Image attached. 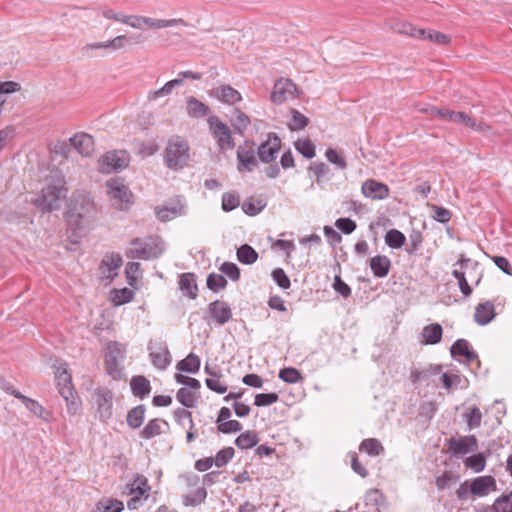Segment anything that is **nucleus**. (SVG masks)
<instances>
[{
	"label": "nucleus",
	"instance_id": "obj_47",
	"mask_svg": "<svg viewBox=\"0 0 512 512\" xmlns=\"http://www.w3.org/2000/svg\"><path fill=\"white\" fill-rule=\"evenodd\" d=\"M145 409L143 406H137L129 411L127 415V423L131 428H138L144 420Z\"/></svg>",
	"mask_w": 512,
	"mask_h": 512
},
{
	"label": "nucleus",
	"instance_id": "obj_45",
	"mask_svg": "<svg viewBox=\"0 0 512 512\" xmlns=\"http://www.w3.org/2000/svg\"><path fill=\"white\" fill-rule=\"evenodd\" d=\"M133 298L132 290L128 288L115 289L111 292L110 299L115 306H120L130 302Z\"/></svg>",
	"mask_w": 512,
	"mask_h": 512
},
{
	"label": "nucleus",
	"instance_id": "obj_33",
	"mask_svg": "<svg viewBox=\"0 0 512 512\" xmlns=\"http://www.w3.org/2000/svg\"><path fill=\"white\" fill-rule=\"evenodd\" d=\"M365 506L368 508L362 512H380V505L383 501V495L378 489H370L365 494Z\"/></svg>",
	"mask_w": 512,
	"mask_h": 512
},
{
	"label": "nucleus",
	"instance_id": "obj_20",
	"mask_svg": "<svg viewBox=\"0 0 512 512\" xmlns=\"http://www.w3.org/2000/svg\"><path fill=\"white\" fill-rule=\"evenodd\" d=\"M238 170L251 172L258 165L255 152L252 148L238 147L237 149Z\"/></svg>",
	"mask_w": 512,
	"mask_h": 512
},
{
	"label": "nucleus",
	"instance_id": "obj_13",
	"mask_svg": "<svg viewBox=\"0 0 512 512\" xmlns=\"http://www.w3.org/2000/svg\"><path fill=\"white\" fill-rule=\"evenodd\" d=\"M208 95L227 105H235L242 100L241 93L228 84H220L213 87Z\"/></svg>",
	"mask_w": 512,
	"mask_h": 512
},
{
	"label": "nucleus",
	"instance_id": "obj_5",
	"mask_svg": "<svg viewBox=\"0 0 512 512\" xmlns=\"http://www.w3.org/2000/svg\"><path fill=\"white\" fill-rule=\"evenodd\" d=\"M106 192L110 204L117 210H127L131 207L132 193L120 179H110L106 182Z\"/></svg>",
	"mask_w": 512,
	"mask_h": 512
},
{
	"label": "nucleus",
	"instance_id": "obj_57",
	"mask_svg": "<svg viewBox=\"0 0 512 512\" xmlns=\"http://www.w3.org/2000/svg\"><path fill=\"white\" fill-rule=\"evenodd\" d=\"M278 401L276 393H260L255 396L254 404L258 407L269 406Z\"/></svg>",
	"mask_w": 512,
	"mask_h": 512
},
{
	"label": "nucleus",
	"instance_id": "obj_38",
	"mask_svg": "<svg viewBox=\"0 0 512 512\" xmlns=\"http://www.w3.org/2000/svg\"><path fill=\"white\" fill-rule=\"evenodd\" d=\"M359 450L370 456H378L383 453L384 448L379 440L375 438H368L361 442Z\"/></svg>",
	"mask_w": 512,
	"mask_h": 512
},
{
	"label": "nucleus",
	"instance_id": "obj_51",
	"mask_svg": "<svg viewBox=\"0 0 512 512\" xmlns=\"http://www.w3.org/2000/svg\"><path fill=\"white\" fill-rule=\"evenodd\" d=\"M464 464L467 468L472 469L474 472L478 473L484 470L485 468V457L483 454H474L470 457H467L464 461Z\"/></svg>",
	"mask_w": 512,
	"mask_h": 512
},
{
	"label": "nucleus",
	"instance_id": "obj_25",
	"mask_svg": "<svg viewBox=\"0 0 512 512\" xmlns=\"http://www.w3.org/2000/svg\"><path fill=\"white\" fill-rule=\"evenodd\" d=\"M450 122L463 124L475 131H486L488 129V126L481 122H477L474 118H471L464 112L453 111V113L450 114Z\"/></svg>",
	"mask_w": 512,
	"mask_h": 512
},
{
	"label": "nucleus",
	"instance_id": "obj_61",
	"mask_svg": "<svg viewBox=\"0 0 512 512\" xmlns=\"http://www.w3.org/2000/svg\"><path fill=\"white\" fill-rule=\"evenodd\" d=\"M273 280L282 289H288L290 287V280L283 269L277 268L272 272Z\"/></svg>",
	"mask_w": 512,
	"mask_h": 512
},
{
	"label": "nucleus",
	"instance_id": "obj_6",
	"mask_svg": "<svg viewBox=\"0 0 512 512\" xmlns=\"http://www.w3.org/2000/svg\"><path fill=\"white\" fill-rule=\"evenodd\" d=\"M165 250V244L160 238L136 239L132 242L131 253L141 259L159 257Z\"/></svg>",
	"mask_w": 512,
	"mask_h": 512
},
{
	"label": "nucleus",
	"instance_id": "obj_58",
	"mask_svg": "<svg viewBox=\"0 0 512 512\" xmlns=\"http://www.w3.org/2000/svg\"><path fill=\"white\" fill-rule=\"evenodd\" d=\"M240 204V198L234 193H225L222 197V208L224 211H232Z\"/></svg>",
	"mask_w": 512,
	"mask_h": 512
},
{
	"label": "nucleus",
	"instance_id": "obj_17",
	"mask_svg": "<svg viewBox=\"0 0 512 512\" xmlns=\"http://www.w3.org/2000/svg\"><path fill=\"white\" fill-rule=\"evenodd\" d=\"M209 318L218 325H224L232 318L229 305L221 300H216L208 306Z\"/></svg>",
	"mask_w": 512,
	"mask_h": 512
},
{
	"label": "nucleus",
	"instance_id": "obj_2",
	"mask_svg": "<svg viewBox=\"0 0 512 512\" xmlns=\"http://www.w3.org/2000/svg\"><path fill=\"white\" fill-rule=\"evenodd\" d=\"M190 158L188 142L180 136L169 138L164 149V162L171 170H180L188 164Z\"/></svg>",
	"mask_w": 512,
	"mask_h": 512
},
{
	"label": "nucleus",
	"instance_id": "obj_3",
	"mask_svg": "<svg viewBox=\"0 0 512 512\" xmlns=\"http://www.w3.org/2000/svg\"><path fill=\"white\" fill-rule=\"evenodd\" d=\"M67 189L65 181L61 177H56L42 189L41 196L36 200V204L45 211L57 210L61 207L62 200L66 197Z\"/></svg>",
	"mask_w": 512,
	"mask_h": 512
},
{
	"label": "nucleus",
	"instance_id": "obj_52",
	"mask_svg": "<svg viewBox=\"0 0 512 512\" xmlns=\"http://www.w3.org/2000/svg\"><path fill=\"white\" fill-rule=\"evenodd\" d=\"M278 376L282 381L290 384L297 383L302 379L300 372L293 367L281 369Z\"/></svg>",
	"mask_w": 512,
	"mask_h": 512
},
{
	"label": "nucleus",
	"instance_id": "obj_7",
	"mask_svg": "<svg viewBox=\"0 0 512 512\" xmlns=\"http://www.w3.org/2000/svg\"><path fill=\"white\" fill-rule=\"evenodd\" d=\"M128 154L124 150L108 151L98 160V167L102 173H112L127 167Z\"/></svg>",
	"mask_w": 512,
	"mask_h": 512
},
{
	"label": "nucleus",
	"instance_id": "obj_12",
	"mask_svg": "<svg viewBox=\"0 0 512 512\" xmlns=\"http://www.w3.org/2000/svg\"><path fill=\"white\" fill-rule=\"evenodd\" d=\"M127 488L128 494L131 496V499L127 502V507L129 510H136L141 504V497L150 490L147 479L144 476H137Z\"/></svg>",
	"mask_w": 512,
	"mask_h": 512
},
{
	"label": "nucleus",
	"instance_id": "obj_15",
	"mask_svg": "<svg viewBox=\"0 0 512 512\" xmlns=\"http://www.w3.org/2000/svg\"><path fill=\"white\" fill-rule=\"evenodd\" d=\"M361 193L365 198L371 200H384L388 198L390 190L386 184L374 179H368L363 182Z\"/></svg>",
	"mask_w": 512,
	"mask_h": 512
},
{
	"label": "nucleus",
	"instance_id": "obj_53",
	"mask_svg": "<svg viewBox=\"0 0 512 512\" xmlns=\"http://www.w3.org/2000/svg\"><path fill=\"white\" fill-rule=\"evenodd\" d=\"M227 285V280L223 275L212 273L207 278V286L210 290L215 292L224 289Z\"/></svg>",
	"mask_w": 512,
	"mask_h": 512
},
{
	"label": "nucleus",
	"instance_id": "obj_44",
	"mask_svg": "<svg viewBox=\"0 0 512 512\" xmlns=\"http://www.w3.org/2000/svg\"><path fill=\"white\" fill-rule=\"evenodd\" d=\"M196 392L195 390L192 391L189 388L183 387L178 390L176 398L185 407L192 408L197 400Z\"/></svg>",
	"mask_w": 512,
	"mask_h": 512
},
{
	"label": "nucleus",
	"instance_id": "obj_48",
	"mask_svg": "<svg viewBox=\"0 0 512 512\" xmlns=\"http://www.w3.org/2000/svg\"><path fill=\"white\" fill-rule=\"evenodd\" d=\"M206 496V490L202 487H198L192 493L186 494L183 497V501L186 506H197L205 500Z\"/></svg>",
	"mask_w": 512,
	"mask_h": 512
},
{
	"label": "nucleus",
	"instance_id": "obj_54",
	"mask_svg": "<svg viewBox=\"0 0 512 512\" xmlns=\"http://www.w3.org/2000/svg\"><path fill=\"white\" fill-rule=\"evenodd\" d=\"M495 512H512V492L498 498L494 504Z\"/></svg>",
	"mask_w": 512,
	"mask_h": 512
},
{
	"label": "nucleus",
	"instance_id": "obj_8",
	"mask_svg": "<svg viewBox=\"0 0 512 512\" xmlns=\"http://www.w3.org/2000/svg\"><path fill=\"white\" fill-rule=\"evenodd\" d=\"M125 347L118 342H110L107 345L105 363L107 372L114 378L120 376L125 359Z\"/></svg>",
	"mask_w": 512,
	"mask_h": 512
},
{
	"label": "nucleus",
	"instance_id": "obj_31",
	"mask_svg": "<svg viewBox=\"0 0 512 512\" xmlns=\"http://www.w3.org/2000/svg\"><path fill=\"white\" fill-rule=\"evenodd\" d=\"M182 85V79H173L166 82L160 89L149 91L147 94V99L149 101H156L161 97H165L170 95L173 90Z\"/></svg>",
	"mask_w": 512,
	"mask_h": 512
},
{
	"label": "nucleus",
	"instance_id": "obj_21",
	"mask_svg": "<svg viewBox=\"0 0 512 512\" xmlns=\"http://www.w3.org/2000/svg\"><path fill=\"white\" fill-rule=\"evenodd\" d=\"M495 489L496 482L495 479L491 476H481L475 478L470 485L471 493L480 497L488 495Z\"/></svg>",
	"mask_w": 512,
	"mask_h": 512
},
{
	"label": "nucleus",
	"instance_id": "obj_43",
	"mask_svg": "<svg viewBox=\"0 0 512 512\" xmlns=\"http://www.w3.org/2000/svg\"><path fill=\"white\" fill-rule=\"evenodd\" d=\"M416 38L429 40L438 45H448L451 42L450 36L434 30H424V35L416 36Z\"/></svg>",
	"mask_w": 512,
	"mask_h": 512
},
{
	"label": "nucleus",
	"instance_id": "obj_26",
	"mask_svg": "<svg viewBox=\"0 0 512 512\" xmlns=\"http://www.w3.org/2000/svg\"><path fill=\"white\" fill-rule=\"evenodd\" d=\"M150 357L153 365L158 369H165L170 364V353L165 346L151 348Z\"/></svg>",
	"mask_w": 512,
	"mask_h": 512
},
{
	"label": "nucleus",
	"instance_id": "obj_16",
	"mask_svg": "<svg viewBox=\"0 0 512 512\" xmlns=\"http://www.w3.org/2000/svg\"><path fill=\"white\" fill-rule=\"evenodd\" d=\"M280 148V138L276 134H269L267 140L258 147L259 159L265 163L272 162Z\"/></svg>",
	"mask_w": 512,
	"mask_h": 512
},
{
	"label": "nucleus",
	"instance_id": "obj_10",
	"mask_svg": "<svg viewBox=\"0 0 512 512\" xmlns=\"http://www.w3.org/2000/svg\"><path fill=\"white\" fill-rule=\"evenodd\" d=\"M298 94L299 90L291 79L281 78L275 82L270 98L273 103L280 105L295 99Z\"/></svg>",
	"mask_w": 512,
	"mask_h": 512
},
{
	"label": "nucleus",
	"instance_id": "obj_1",
	"mask_svg": "<svg viewBox=\"0 0 512 512\" xmlns=\"http://www.w3.org/2000/svg\"><path fill=\"white\" fill-rule=\"evenodd\" d=\"M95 214V207L89 195L75 193L68 202L66 211V236L73 245L80 243L88 233Z\"/></svg>",
	"mask_w": 512,
	"mask_h": 512
},
{
	"label": "nucleus",
	"instance_id": "obj_27",
	"mask_svg": "<svg viewBox=\"0 0 512 512\" xmlns=\"http://www.w3.org/2000/svg\"><path fill=\"white\" fill-rule=\"evenodd\" d=\"M495 316L494 306L489 302L479 304L474 313V320L479 325H486L492 321Z\"/></svg>",
	"mask_w": 512,
	"mask_h": 512
},
{
	"label": "nucleus",
	"instance_id": "obj_56",
	"mask_svg": "<svg viewBox=\"0 0 512 512\" xmlns=\"http://www.w3.org/2000/svg\"><path fill=\"white\" fill-rule=\"evenodd\" d=\"M233 455H234L233 448H231V447L224 448L216 454L213 461H214L215 465L220 468V467L225 466L232 459Z\"/></svg>",
	"mask_w": 512,
	"mask_h": 512
},
{
	"label": "nucleus",
	"instance_id": "obj_23",
	"mask_svg": "<svg viewBox=\"0 0 512 512\" xmlns=\"http://www.w3.org/2000/svg\"><path fill=\"white\" fill-rule=\"evenodd\" d=\"M386 26L397 33L409 35L414 38H416V36L424 35V29L416 28L412 24L401 21L399 19L387 20Z\"/></svg>",
	"mask_w": 512,
	"mask_h": 512
},
{
	"label": "nucleus",
	"instance_id": "obj_29",
	"mask_svg": "<svg viewBox=\"0 0 512 512\" xmlns=\"http://www.w3.org/2000/svg\"><path fill=\"white\" fill-rule=\"evenodd\" d=\"M143 25H146L147 27L151 29H163L167 27H174V26H187V23L183 19H170V20H164V19H155L151 17H145L143 16Z\"/></svg>",
	"mask_w": 512,
	"mask_h": 512
},
{
	"label": "nucleus",
	"instance_id": "obj_39",
	"mask_svg": "<svg viewBox=\"0 0 512 512\" xmlns=\"http://www.w3.org/2000/svg\"><path fill=\"white\" fill-rule=\"evenodd\" d=\"M24 406L36 417L49 422L51 414L36 400L28 398Z\"/></svg>",
	"mask_w": 512,
	"mask_h": 512
},
{
	"label": "nucleus",
	"instance_id": "obj_14",
	"mask_svg": "<svg viewBox=\"0 0 512 512\" xmlns=\"http://www.w3.org/2000/svg\"><path fill=\"white\" fill-rule=\"evenodd\" d=\"M113 394L107 388L97 389L95 392V403L100 420L107 421L112 416Z\"/></svg>",
	"mask_w": 512,
	"mask_h": 512
},
{
	"label": "nucleus",
	"instance_id": "obj_30",
	"mask_svg": "<svg viewBox=\"0 0 512 512\" xmlns=\"http://www.w3.org/2000/svg\"><path fill=\"white\" fill-rule=\"evenodd\" d=\"M370 268L374 276L383 278L387 276L390 268V260L388 257L383 255H377L371 258Z\"/></svg>",
	"mask_w": 512,
	"mask_h": 512
},
{
	"label": "nucleus",
	"instance_id": "obj_64",
	"mask_svg": "<svg viewBox=\"0 0 512 512\" xmlns=\"http://www.w3.org/2000/svg\"><path fill=\"white\" fill-rule=\"evenodd\" d=\"M335 225L345 234H350L356 229V223L350 218H339Z\"/></svg>",
	"mask_w": 512,
	"mask_h": 512
},
{
	"label": "nucleus",
	"instance_id": "obj_62",
	"mask_svg": "<svg viewBox=\"0 0 512 512\" xmlns=\"http://www.w3.org/2000/svg\"><path fill=\"white\" fill-rule=\"evenodd\" d=\"M220 270L233 281L238 280L240 277V270L234 263L225 262L221 265Z\"/></svg>",
	"mask_w": 512,
	"mask_h": 512
},
{
	"label": "nucleus",
	"instance_id": "obj_18",
	"mask_svg": "<svg viewBox=\"0 0 512 512\" xmlns=\"http://www.w3.org/2000/svg\"><path fill=\"white\" fill-rule=\"evenodd\" d=\"M449 449L458 455H465L473 452L478 448V442L475 436H461L458 438H451L448 441Z\"/></svg>",
	"mask_w": 512,
	"mask_h": 512
},
{
	"label": "nucleus",
	"instance_id": "obj_50",
	"mask_svg": "<svg viewBox=\"0 0 512 512\" xmlns=\"http://www.w3.org/2000/svg\"><path fill=\"white\" fill-rule=\"evenodd\" d=\"M296 150L304 157L311 159L315 156V146L309 139H299L295 142Z\"/></svg>",
	"mask_w": 512,
	"mask_h": 512
},
{
	"label": "nucleus",
	"instance_id": "obj_32",
	"mask_svg": "<svg viewBox=\"0 0 512 512\" xmlns=\"http://www.w3.org/2000/svg\"><path fill=\"white\" fill-rule=\"evenodd\" d=\"M452 356H463L466 362H471L477 355L469 349V343L464 339H458L451 347Z\"/></svg>",
	"mask_w": 512,
	"mask_h": 512
},
{
	"label": "nucleus",
	"instance_id": "obj_46",
	"mask_svg": "<svg viewBox=\"0 0 512 512\" xmlns=\"http://www.w3.org/2000/svg\"><path fill=\"white\" fill-rule=\"evenodd\" d=\"M405 236L402 232L396 229H391L386 233L385 242L386 244L394 249H398L402 247L405 243Z\"/></svg>",
	"mask_w": 512,
	"mask_h": 512
},
{
	"label": "nucleus",
	"instance_id": "obj_55",
	"mask_svg": "<svg viewBox=\"0 0 512 512\" xmlns=\"http://www.w3.org/2000/svg\"><path fill=\"white\" fill-rule=\"evenodd\" d=\"M292 120L289 123L291 130H300L308 125V118L299 111L291 110Z\"/></svg>",
	"mask_w": 512,
	"mask_h": 512
},
{
	"label": "nucleus",
	"instance_id": "obj_63",
	"mask_svg": "<svg viewBox=\"0 0 512 512\" xmlns=\"http://www.w3.org/2000/svg\"><path fill=\"white\" fill-rule=\"evenodd\" d=\"M218 429L222 433H235L242 429V425L237 420H226L218 425Z\"/></svg>",
	"mask_w": 512,
	"mask_h": 512
},
{
	"label": "nucleus",
	"instance_id": "obj_22",
	"mask_svg": "<svg viewBox=\"0 0 512 512\" xmlns=\"http://www.w3.org/2000/svg\"><path fill=\"white\" fill-rule=\"evenodd\" d=\"M122 264V259L118 254H110L103 258L100 270L101 275L107 279H113L117 275V270Z\"/></svg>",
	"mask_w": 512,
	"mask_h": 512
},
{
	"label": "nucleus",
	"instance_id": "obj_60",
	"mask_svg": "<svg viewBox=\"0 0 512 512\" xmlns=\"http://www.w3.org/2000/svg\"><path fill=\"white\" fill-rule=\"evenodd\" d=\"M175 379H176L177 383L186 386V388H189L192 391L193 390L197 391L201 386L200 382L197 379L185 376L180 373L175 375Z\"/></svg>",
	"mask_w": 512,
	"mask_h": 512
},
{
	"label": "nucleus",
	"instance_id": "obj_24",
	"mask_svg": "<svg viewBox=\"0 0 512 512\" xmlns=\"http://www.w3.org/2000/svg\"><path fill=\"white\" fill-rule=\"evenodd\" d=\"M186 113L191 118H203L210 113V108L194 96L186 98Z\"/></svg>",
	"mask_w": 512,
	"mask_h": 512
},
{
	"label": "nucleus",
	"instance_id": "obj_36",
	"mask_svg": "<svg viewBox=\"0 0 512 512\" xmlns=\"http://www.w3.org/2000/svg\"><path fill=\"white\" fill-rule=\"evenodd\" d=\"M177 369L183 372L196 373L200 369V358L190 353L185 359L177 364Z\"/></svg>",
	"mask_w": 512,
	"mask_h": 512
},
{
	"label": "nucleus",
	"instance_id": "obj_49",
	"mask_svg": "<svg viewBox=\"0 0 512 512\" xmlns=\"http://www.w3.org/2000/svg\"><path fill=\"white\" fill-rule=\"evenodd\" d=\"M463 416L469 429H475L481 425L482 413L478 407L474 406L470 408Z\"/></svg>",
	"mask_w": 512,
	"mask_h": 512
},
{
	"label": "nucleus",
	"instance_id": "obj_11",
	"mask_svg": "<svg viewBox=\"0 0 512 512\" xmlns=\"http://www.w3.org/2000/svg\"><path fill=\"white\" fill-rule=\"evenodd\" d=\"M186 211L187 205L180 198L155 208V214L157 218L162 222L171 221L177 217L183 216L186 214Z\"/></svg>",
	"mask_w": 512,
	"mask_h": 512
},
{
	"label": "nucleus",
	"instance_id": "obj_4",
	"mask_svg": "<svg viewBox=\"0 0 512 512\" xmlns=\"http://www.w3.org/2000/svg\"><path fill=\"white\" fill-rule=\"evenodd\" d=\"M54 368L55 380L59 394L66 400L68 412L74 415L80 408V401L75 395V391L72 385V378L67 370V365L60 363L58 366L54 365Z\"/></svg>",
	"mask_w": 512,
	"mask_h": 512
},
{
	"label": "nucleus",
	"instance_id": "obj_37",
	"mask_svg": "<svg viewBox=\"0 0 512 512\" xmlns=\"http://www.w3.org/2000/svg\"><path fill=\"white\" fill-rule=\"evenodd\" d=\"M231 124L238 133L243 134L250 125V118L243 111L235 109L231 119Z\"/></svg>",
	"mask_w": 512,
	"mask_h": 512
},
{
	"label": "nucleus",
	"instance_id": "obj_59",
	"mask_svg": "<svg viewBox=\"0 0 512 512\" xmlns=\"http://www.w3.org/2000/svg\"><path fill=\"white\" fill-rule=\"evenodd\" d=\"M325 156L330 163L335 164L338 168L345 169L347 167L346 161L335 149H327Z\"/></svg>",
	"mask_w": 512,
	"mask_h": 512
},
{
	"label": "nucleus",
	"instance_id": "obj_9",
	"mask_svg": "<svg viewBox=\"0 0 512 512\" xmlns=\"http://www.w3.org/2000/svg\"><path fill=\"white\" fill-rule=\"evenodd\" d=\"M209 129L220 150H231L234 142L229 128L218 117L211 116L208 119Z\"/></svg>",
	"mask_w": 512,
	"mask_h": 512
},
{
	"label": "nucleus",
	"instance_id": "obj_42",
	"mask_svg": "<svg viewBox=\"0 0 512 512\" xmlns=\"http://www.w3.org/2000/svg\"><path fill=\"white\" fill-rule=\"evenodd\" d=\"M258 441L259 439L255 432L246 431L237 437L235 443L240 449H249L254 447Z\"/></svg>",
	"mask_w": 512,
	"mask_h": 512
},
{
	"label": "nucleus",
	"instance_id": "obj_35",
	"mask_svg": "<svg viewBox=\"0 0 512 512\" xmlns=\"http://www.w3.org/2000/svg\"><path fill=\"white\" fill-rule=\"evenodd\" d=\"M130 385L135 396L143 398L150 392V382L144 376L133 377Z\"/></svg>",
	"mask_w": 512,
	"mask_h": 512
},
{
	"label": "nucleus",
	"instance_id": "obj_19",
	"mask_svg": "<svg viewBox=\"0 0 512 512\" xmlns=\"http://www.w3.org/2000/svg\"><path fill=\"white\" fill-rule=\"evenodd\" d=\"M74 149L84 157H89L94 152L93 137L87 133L79 132L68 139Z\"/></svg>",
	"mask_w": 512,
	"mask_h": 512
},
{
	"label": "nucleus",
	"instance_id": "obj_34",
	"mask_svg": "<svg viewBox=\"0 0 512 512\" xmlns=\"http://www.w3.org/2000/svg\"><path fill=\"white\" fill-rule=\"evenodd\" d=\"M179 287L180 290L190 298L195 299L197 297V285L193 274L185 273L181 275Z\"/></svg>",
	"mask_w": 512,
	"mask_h": 512
},
{
	"label": "nucleus",
	"instance_id": "obj_41",
	"mask_svg": "<svg viewBox=\"0 0 512 512\" xmlns=\"http://www.w3.org/2000/svg\"><path fill=\"white\" fill-rule=\"evenodd\" d=\"M237 258L241 263L253 264L258 258V253L250 245L244 244L238 248Z\"/></svg>",
	"mask_w": 512,
	"mask_h": 512
},
{
	"label": "nucleus",
	"instance_id": "obj_28",
	"mask_svg": "<svg viewBox=\"0 0 512 512\" xmlns=\"http://www.w3.org/2000/svg\"><path fill=\"white\" fill-rule=\"evenodd\" d=\"M442 327L438 323L427 325L423 328L421 335H422V342L424 344L428 345H434L441 341L442 338Z\"/></svg>",
	"mask_w": 512,
	"mask_h": 512
},
{
	"label": "nucleus",
	"instance_id": "obj_40",
	"mask_svg": "<svg viewBox=\"0 0 512 512\" xmlns=\"http://www.w3.org/2000/svg\"><path fill=\"white\" fill-rule=\"evenodd\" d=\"M162 426H168V423L158 419L150 420L142 430V436L146 439L158 436L162 433Z\"/></svg>",
	"mask_w": 512,
	"mask_h": 512
}]
</instances>
